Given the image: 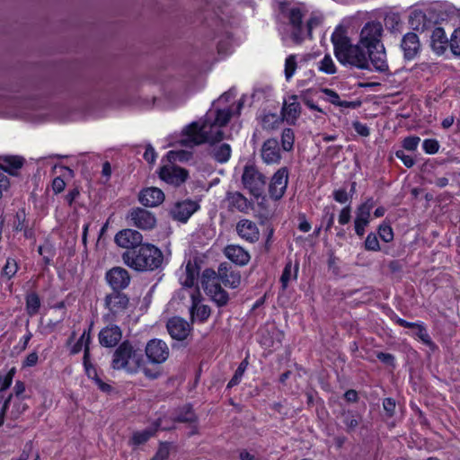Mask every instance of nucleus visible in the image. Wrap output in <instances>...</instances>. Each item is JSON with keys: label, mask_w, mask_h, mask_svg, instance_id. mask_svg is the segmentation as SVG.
I'll return each mask as SVG.
<instances>
[{"label": "nucleus", "mask_w": 460, "mask_h": 460, "mask_svg": "<svg viewBox=\"0 0 460 460\" xmlns=\"http://www.w3.org/2000/svg\"><path fill=\"white\" fill-rule=\"evenodd\" d=\"M233 115L230 108L209 110L200 121L192 122L183 130L181 142L186 146L213 144L224 138L222 128Z\"/></svg>", "instance_id": "f257e3e1"}, {"label": "nucleus", "mask_w": 460, "mask_h": 460, "mask_svg": "<svg viewBox=\"0 0 460 460\" xmlns=\"http://www.w3.org/2000/svg\"><path fill=\"white\" fill-rule=\"evenodd\" d=\"M333 45L334 55L338 61L344 66H349L358 69H369L367 51L358 44H351L349 39L343 31L336 30L331 37Z\"/></svg>", "instance_id": "f03ea898"}, {"label": "nucleus", "mask_w": 460, "mask_h": 460, "mask_svg": "<svg viewBox=\"0 0 460 460\" xmlns=\"http://www.w3.org/2000/svg\"><path fill=\"white\" fill-rule=\"evenodd\" d=\"M122 260L128 267L137 271H147L158 269L163 263L164 255L158 247L146 243L123 252Z\"/></svg>", "instance_id": "7ed1b4c3"}, {"label": "nucleus", "mask_w": 460, "mask_h": 460, "mask_svg": "<svg viewBox=\"0 0 460 460\" xmlns=\"http://www.w3.org/2000/svg\"><path fill=\"white\" fill-rule=\"evenodd\" d=\"M279 17L285 23V33L294 41L299 43L306 38L304 17L307 13L304 4L281 2L279 5Z\"/></svg>", "instance_id": "20e7f679"}, {"label": "nucleus", "mask_w": 460, "mask_h": 460, "mask_svg": "<svg viewBox=\"0 0 460 460\" xmlns=\"http://www.w3.org/2000/svg\"><path fill=\"white\" fill-rule=\"evenodd\" d=\"M143 355L129 341H123L114 351L111 367L116 370H125L128 374L137 373L143 365Z\"/></svg>", "instance_id": "39448f33"}, {"label": "nucleus", "mask_w": 460, "mask_h": 460, "mask_svg": "<svg viewBox=\"0 0 460 460\" xmlns=\"http://www.w3.org/2000/svg\"><path fill=\"white\" fill-rule=\"evenodd\" d=\"M242 181L244 188L255 197L262 194L266 184L265 177L253 165H245Z\"/></svg>", "instance_id": "423d86ee"}, {"label": "nucleus", "mask_w": 460, "mask_h": 460, "mask_svg": "<svg viewBox=\"0 0 460 460\" xmlns=\"http://www.w3.org/2000/svg\"><path fill=\"white\" fill-rule=\"evenodd\" d=\"M129 299L127 295L114 291L105 296L104 305L109 314L104 316L108 321H113L118 315L124 314L128 306Z\"/></svg>", "instance_id": "0eeeda50"}, {"label": "nucleus", "mask_w": 460, "mask_h": 460, "mask_svg": "<svg viewBox=\"0 0 460 460\" xmlns=\"http://www.w3.org/2000/svg\"><path fill=\"white\" fill-rule=\"evenodd\" d=\"M383 27L380 22H367L360 31V38L358 43L362 45L367 50L381 47V36Z\"/></svg>", "instance_id": "6e6552de"}, {"label": "nucleus", "mask_w": 460, "mask_h": 460, "mask_svg": "<svg viewBox=\"0 0 460 460\" xmlns=\"http://www.w3.org/2000/svg\"><path fill=\"white\" fill-rule=\"evenodd\" d=\"M146 356L153 364H163L170 355V349L165 341L160 339L150 340L145 349Z\"/></svg>", "instance_id": "1a4fd4ad"}, {"label": "nucleus", "mask_w": 460, "mask_h": 460, "mask_svg": "<svg viewBox=\"0 0 460 460\" xmlns=\"http://www.w3.org/2000/svg\"><path fill=\"white\" fill-rule=\"evenodd\" d=\"M128 220L130 225L142 230H151L156 225L155 215L141 208H133L128 215Z\"/></svg>", "instance_id": "9d476101"}, {"label": "nucleus", "mask_w": 460, "mask_h": 460, "mask_svg": "<svg viewBox=\"0 0 460 460\" xmlns=\"http://www.w3.org/2000/svg\"><path fill=\"white\" fill-rule=\"evenodd\" d=\"M375 202L372 198L367 199L364 203L359 205L356 210L355 217V232L358 236H363L365 228L369 224L370 213L374 208Z\"/></svg>", "instance_id": "9b49d317"}, {"label": "nucleus", "mask_w": 460, "mask_h": 460, "mask_svg": "<svg viewBox=\"0 0 460 460\" xmlns=\"http://www.w3.org/2000/svg\"><path fill=\"white\" fill-rule=\"evenodd\" d=\"M199 291L191 290L190 296L191 298V306L190 308V319L193 323H205L210 316L211 310L208 305L200 304Z\"/></svg>", "instance_id": "f8f14e48"}, {"label": "nucleus", "mask_w": 460, "mask_h": 460, "mask_svg": "<svg viewBox=\"0 0 460 460\" xmlns=\"http://www.w3.org/2000/svg\"><path fill=\"white\" fill-rule=\"evenodd\" d=\"M188 175L185 169L173 164L164 165L159 172L161 180L174 186L182 184L187 180Z\"/></svg>", "instance_id": "ddd939ff"}, {"label": "nucleus", "mask_w": 460, "mask_h": 460, "mask_svg": "<svg viewBox=\"0 0 460 460\" xmlns=\"http://www.w3.org/2000/svg\"><path fill=\"white\" fill-rule=\"evenodd\" d=\"M115 243L122 248L133 250L142 244L143 235L134 229H123L116 234Z\"/></svg>", "instance_id": "4468645a"}, {"label": "nucleus", "mask_w": 460, "mask_h": 460, "mask_svg": "<svg viewBox=\"0 0 460 460\" xmlns=\"http://www.w3.org/2000/svg\"><path fill=\"white\" fill-rule=\"evenodd\" d=\"M288 182V169L282 167L272 176L270 184V195L274 199H279L284 195Z\"/></svg>", "instance_id": "2eb2a0df"}, {"label": "nucleus", "mask_w": 460, "mask_h": 460, "mask_svg": "<svg viewBox=\"0 0 460 460\" xmlns=\"http://www.w3.org/2000/svg\"><path fill=\"white\" fill-rule=\"evenodd\" d=\"M106 280L114 291H119L129 285L130 277L127 270L114 267L106 273Z\"/></svg>", "instance_id": "dca6fc26"}, {"label": "nucleus", "mask_w": 460, "mask_h": 460, "mask_svg": "<svg viewBox=\"0 0 460 460\" xmlns=\"http://www.w3.org/2000/svg\"><path fill=\"white\" fill-rule=\"evenodd\" d=\"M166 326L171 337L177 341H183L188 337L190 332V323L181 317L169 319Z\"/></svg>", "instance_id": "f3484780"}, {"label": "nucleus", "mask_w": 460, "mask_h": 460, "mask_svg": "<svg viewBox=\"0 0 460 460\" xmlns=\"http://www.w3.org/2000/svg\"><path fill=\"white\" fill-rule=\"evenodd\" d=\"M261 156L267 164H279L281 160V154L278 140L275 138L266 140L261 146Z\"/></svg>", "instance_id": "a211bd4d"}, {"label": "nucleus", "mask_w": 460, "mask_h": 460, "mask_svg": "<svg viewBox=\"0 0 460 460\" xmlns=\"http://www.w3.org/2000/svg\"><path fill=\"white\" fill-rule=\"evenodd\" d=\"M367 51V56L369 62L368 70L372 68L378 72H385L388 70V64L384 45H381V47H376L375 49Z\"/></svg>", "instance_id": "6ab92c4d"}, {"label": "nucleus", "mask_w": 460, "mask_h": 460, "mask_svg": "<svg viewBox=\"0 0 460 460\" xmlns=\"http://www.w3.org/2000/svg\"><path fill=\"white\" fill-rule=\"evenodd\" d=\"M122 338V332L118 325H109L99 332L100 344L106 348L115 347Z\"/></svg>", "instance_id": "aec40b11"}, {"label": "nucleus", "mask_w": 460, "mask_h": 460, "mask_svg": "<svg viewBox=\"0 0 460 460\" xmlns=\"http://www.w3.org/2000/svg\"><path fill=\"white\" fill-rule=\"evenodd\" d=\"M199 206L192 200L178 202L171 210L172 217L178 221L186 222L198 209Z\"/></svg>", "instance_id": "412c9836"}, {"label": "nucleus", "mask_w": 460, "mask_h": 460, "mask_svg": "<svg viewBox=\"0 0 460 460\" xmlns=\"http://www.w3.org/2000/svg\"><path fill=\"white\" fill-rule=\"evenodd\" d=\"M238 235L250 243H255L259 240L260 232L256 224L248 219H242L236 225Z\"/></svg>", "instance_id": "4be33fe9"}, {"label": "nucleus", "mask_w": 460, "mask_h": 460, "mask_svg": "<svg viewBox=\"0 0 460 460\" xmlns=\"http://www.w3.org/2000/svg\"><path fill=\"white\" fill-rule=\"evenodd\" d=\"M225 256L239 266L246 265L251 259L250 253L242 246L237 244H229L224 249Z\"/></svg>", "instance_id": "5701e85b"}, {"label": "nucleus", "mask_w": 460, "mask_h": 460, "mask_svg": "<svg viewBox=\"0 0 460 460\" xmlns=\"http://www.w3.org/2000/svg\"><path fill=\"white\" fill-rule=\"evenodd\" d=\"M301 113V106L296 95L289 96L284 102L282 117L289 124H295Z\"/></svg>", "instance_id": "b1692460"}, {"label": "nucleus", "mask_w": 460, "mask_h": 460, "mask_svg": "<svg viewBox=\"0 0 460 460\" xmlns=\"http://www.w3.org/2000/svg\"><path fill=\"white\" fill-rule=\"evenodd\" d=\"M402 49L403 50L404 58L411 60L414 58L420 51V44L419 37L414 32L406 33L402 40Z\"/></svg>", "instance_id": "393cba45"}, {"label": "nucleus", "mask_w": 460, "mask_h": 460, "mask_svg": "<svg viewBox=\"0 0 460 460\" xmlns=\"http://www.w3.org/2000/svg\"><path fill=\"white\" fill-rule=\"evenodd\" d=\"M164 200V192L155 187L143 190L139 194V201L146 207H156Z\"/></svg>", "instance_id": "a878e982"}, {"label": "nucleus", "mask_w": 460, "mask_h": 460, "mask_svg": "<svg viewBox=\"0 0 460 460\" xmlns=\"http://www.w3.org/2000/svg\"><path fill=\"white\" fill-rule=\"evenodd\" d=\"M206 294L218 305L224 306L227 304L229 296L218 283H209V280L204 283Z\"/></svg>", "instance_id": "bb28decb"}, {"label": "nucleus", "mask_w": 460, "mask_h": 460, "mask_svg": "<svg viewBox=\"0 0 460 460\" xmlns=\"http://www.w3.org/2000/svg\"><path fill=\"white\" fill-rule=\"evenodd\" d=\"M217 279L226 286L236 288L241 283V275L238 271L231 270L226 264H220L217 271Z\"/></svg>", "instance_id": "cd10ccee"}, {"label": "nucleus", "mask_w": 460, "mask_h": 460, "mask_svg": "<svg viewBox=\"0 0 460 460\" xmlns=\"http://www.w3.org/2000/svg\"><path fill=\"white\" fill-rule=\"evenodd\" d=\"M226 202L230 210H237L246 213L251 208V202L240 192H228L226 195Z\"/></svg>", "instance_id": "c85d7f7f"}, {"label": "nucleus", "mask_w": 460, "mask_h": 460, "mask_svg": "<svg viewBox=\"0 0 460 460\" xmlns=\"http://www.w3.org/2000/svg\"><path fill=\"white\" fill-rule=\"evenodd\" d=\"M430 46L438 55H441L446 51L448 46V39L443 28L436 27L432 31Z\"/></svg>", "instance_id": "c756f323"}, {"label": "nucleus", "mask_w": 460, "mask_h": 460, "mask_svg": "<svg viewBox=\"0 0 460 460\" xmlns=\"http://www.w3.org/2000/svg\"><path fill=\"white\" fill-rule=\"evenodd\" d=\"M199 270L195 262L187 261L184 270L179 275L181 284L185 288H192L197 282Z\"/></svg>", "instance_id": "7c9ffc66"}, {"label": "nucleus", "mask_w": 460, "mask_h": 460, "mask_svg": "<svg viewBox=\"0 0 460 460\" xmlns=\"http://www.w3.org/2000/svg\"><path fill=\"white\" fill-rule=\"evenodd\" d=\"M91 342L90 329L84 330L77 342L72 347L71 353L77 354L84 349V358H90L89 344Z\"/></svg>", "instance_id": "2f4dec72"}, {"label": "nucleus", "mask_w": 460, "mask_h": 460, "mask_svg": "<svg viewBox=\"0 0 460 460\" xmlns=\"http://www.w3.org/2000/svg\"><path fill=\"white\" fill-rule=\"evenodd\" d=\"M231 146L229 144H220L213 146L211 150V155L218 163H226L229 160L231 156Z\"/></svg>", "instance_id": "473e14b6"}, {"label": "nucleus", "mask_w": 460, "mask_h": 460, "mask_svg": "<svg viewBox=\"0 0 460 460\" xmlns=\"http://www.w3.org/2000/svg\"><path fill=\"white\" fill-rule=\"evenodd\" d=\"M84 366L87 376L93 379L102 391H109L111 386L103 383L97 375L96 368L91 364L89 358H84Z\"/></svg>", "instance_id": "72a5a7b5"}, {"label": "nucleus", "mask_w": 460, "mask_h": 460, "mask_svg": "<svg viewBox=\"0 0 460 460\" xmlns=\"http://www.w3.org/2000/svg\"><path fill=\"white\" fill-rule=\"evenodd\" d=\"M11 396L12 400L9 402V407L12 406V409L10 411V414L12 418L17 419L28 409V405L24 402L23 398L19 396Z\"/></svg>", "instance_id": "f704fd0d"}, {"label": "nucleus", "mask_w": 460, "mask_h": 460, "mask_svg": "<svg viewBox=\"0 0 460 460\" xmlns=\"http://www.w3.org/2000/svg\"><path fill=\"white\" fill-rule=\"evenodd\" d=\"M298 266L297 264L293 265L291 261H288L283 270L280 278L282 288H287L290 280L296 279L297 277Z\"/></svg>", "instance_id": "c9c22d12"}, {"label": "nucleus", "mask_w": 460, "mask_h": 460, "mask_svg": "<svg viewBox=\"0 0 460 460\" xmlns=\"http://www.w3.org/2000/svg\"><path fill=\"white\" fill-rule=\"evenodd\" d=\"M317 68L320 72L326 75H334L337 72V66L331 57V55H325L318 63Z\"/></svg>", "instance_id": "e433bc0d"}, {"label": "nucleus", "mask_w": 460, "mask_h": 460, "mask_svg": "<svg viewBox=\"0 0 460 460\" xmlns=\"http://www.w3.org/2000/svg\"><path fill=\"white\" fill-rule=\"evenodd\" d=\"M25 300L27 314L30 316L37 314L40 307V296L36 293L31 292L26 296Z\"/></svg>", "instance_id": "4c0bfd02"}, {"label": "nucleus", "mask_w": 460, "mask_h": 460, "mask_svg": "<svg viewBox=\"0 0 460 460\" xmlns=\"http://www.w3.org/2000/svg\"><path fill=\"white\" fill-rule=\"evenodd\" d=\"M4 164L2 165V169L10 174H14V172L22 166L23 159L20 156H6L4 159Z\"/></svg>", "instance_id": "58836bf2"}, {"label": "nucleus", "mask_w": 460, "mask_h": 460, "mask_svg": "<svg viewBox=\"0 0 460 460\" xmlns=\"http://www.w3.org/2000/svg\"><path fill=\"white\" fill-rule=\"evenodd\" d=\"M155 429H154L135 431L131 438L132 444L136 446L144 444L155 434Z\"/></svg>", "instance_id": "ea45409f"}, {"label": "nucleus", "mask_w": 460, "mask_h": 460, "mask_svg": "<svg viewBox=\"0 0 460 460\" xmlns=\"http://www.w3.org/2000/svg\"><path fill=\"white\" fill-rule=\"evenodd\" d=\"M270 337H268L266 333L261 334V343L265 348H274L279 346L283 338V333H268Z\"/></svg>", "instance_id": "a19ab883"}, {"label": "nucleus", "mask_w": 460, "mask_h": 460, "mask_svg": "<svg viewBox=\"0 0 460 460\" xmlns=\"http://www.w3.org/2000/svg\"><path fill=\"white\" fill-rule=\"evenodd\" d=\"M280 124V119L278 115L268 113L261 119V126L266 130H274Z\"/></svg>", "instance_id": "79ce46f5"}, {"label": "nucleus", "mask_w": 460, "mask_h": 460, "mask_svg": "<svg viewBox=\"0 0 460 460\" xmlns=\"http://www.w3.org/2000/svg\"><path fill=\"white\" fill-rule=\"evenodd\" d=\"M295 135L291 128H285L281 135V146L284 151H291L294 146Z\"/></svg>", "instance_id": "37998d69"}, {"label": "nucleus", "mask_w": 460, "mask_h": 460, "mask_svg": "<svg viewBox=\"0 0 460 460\" xmlns=\"http://www.w3.org/2000/svg\"><path fill=\"white\" fill-rule=\"evenodd\" d=\"M342 421L346 426L348 431H352L358 426L359 420L357 414H355L354 412H344L342 414Z\"/></svg>", "instance_id": "c03bdc74"}, {"label": "nucleus", "mask_w": 460, "mask_h": 460, "mask_svg": "<svg viewBox=\"0 0 460 460\" xmlns=\"http://www.w3.org/2000/svg\"><path fill=\"white\" fill-rule=\"evenodd\" d=\"M18 270L17 261L13 258H8L6 260L5 265L3 268L2 274L6 277L8 279H11Z\"/></svg>", "instance_id": "a18cd8bd"}, {"label": "nucleus", "mask_w": 460, "mask_h": 460, "mask_svg": "<svg viewBox=\"0 0 460 460\" xmlns=\"http://www.w3.org/2000/svg\"><path fill=\"white\" fill-rule=\"evenodd\" d=\"M247 366H248V361L246 359H244L243 362H241V364L235 370L234 376L227 384L228 388L237 385L240 383L242 376L247 368Z\"/></svg>", "instance_id": "49530a36"}, {"label": "nucleus", "mask_w": 460, "mask_h": 460, "mask_svg": "<svg viewBox=\"0 0 460 460\" xmlns=\"http://www.w3.org/2000/svg\"><path fill=\"white\" fill-rule=\"evenodd\" d=\"M322 22L323 16L321 14L312 13L310 18L306 21V23L305 24L306 30V37H311L313 29L319 26Z\"/></svg>", "instance_id": "de8ad7c7"}, {"label": "nucleus", "mask_w": 460, "mask_h": 460, "mask_svg": "<svg viewBox=\"0 0 460 460\" xmlns=\"http://www.w3.org/2000/svg\"><path fill=\"white\" fill-rule=\"evenodd\" d=\"M448 46L455 56H460V29H456L448 40Z\"/></svg>", "instance_id": "09e8293b"}, {"label": "nucleus", "mask_w": 460, "mask_h": 460, "mask_svg": "<svg viewBox=\"0 0 460 460\" xmlns=\"http://www.w3.org/2000/svg\"><path fill=\"white\" fill-rule=\"evenodd\" d=\"M323 92L324 95L326 96L327 100L331 103L337 105V106H341V107H349V102L346 101L341 102L339 94L337 93H335L333 90L324 89Z\"/></svg>", "instance_id": "8fccbe9b"}, {"label": "nucleus", "mask_w": 460, "mask_h": 460, "mask_svg": "<svg viewBox=\"0 0 460 460\" xmlns=\"http://www.w3.org/2000/svg\"><path fill=\"white\" fill-rule=\"evenodd\" d=\"M39 253L42 256L45 264H49L54 257L53 246L48 243L39 246Z\"/></svg>", "instance_id": "3c124183"}, {"label": "nucleus", "mask_w": 460, "mask_h": 460, "mask_svg": "<svg viewBox=\"0 0 460 460\" xmlns=\"http://www.w3.org/2000/svg\"><path fill=\"white\" fill-rule=\"evenodd\" d=\"M296 69V58L293 55L288 56L285 61V76L288 81L294 75Z\"/></svg>", "instance_id": "603ef678"}, {"label": "nucleus", "mask_w": 460, "mask_h": 460, "mask_svg": "<svg viewBox=\"0 0 460 460\" xmlns=\"http://www.w3.org/2000/svg\"><path fill=\"white\" fill-rule=\"evenodd\" d=\"M365 248L367 251H374L377 252L380 250L379 242L377 239V236L374 233H370L367 234L366 241H365Z\"/></svg>", "instance_id": "864d4df0"}, {"label": "nucleus", "mask_w": 460, "mask_h": 460, "mask_svg": "<svg viewBox=\"0 0 460 460\" xmlns=\"http://www.w3.org/2000/svg\"><path fill=\"white\" fill-rule=\"evenodd\" d=\"M378 234L380 238L385 243L391 242L394 238L393 229L388 225H381L378 228Z\"/></svg>", "instance_id": "5fc2aeb1"}, {"label": "nucleus", "mask_w": 460, "mask_h": 460, "mask_svg": "<svg viewBox=\"0 0 460 460\" xmlns=\"http://www.w3.org/2000/svg\"><path fill=\"white\" fill-rule=\"evenodd\" d=\"M169 454L170 445L168 443H161L156 454L152 458V460H168Z\"/></svg>", "instance_id": "6e6d98bb"}, {"label": "nucleus", "mask_w": 460, "mask_h": 460, "mask_svg": "<svg viewBox=\"0 0 460 460\" xmlns=\"http://www.w3.org/2000/svg\"><path fill=\"white\" fill-rule=\"evenodd\" d=\"M423 150L427 154H436L438 151L439 145L435 139H425L422 144Z\"/></svg>", "instance_id": "4d7b16f0"}, {"label": "nucleus", "mask_w": 460, "mask_h": 460, "mask_svg": "<svg viewBox=\"0 0 460 460\" xmlns=\"http://www.w3.org/2000/svg\"><path fill=\"white\" fill-rule=\"evenodd\" d=\"M418 329L417 335L420 340L426 345H433L430 336L429 335L426 328L422 323H419L416 327Z\"/></svg>", "instance_id": "13d9d810"}, {"label": "nucleus", "mask_w": 460, "mask_h": 460, "mask_svg": "<svg viewBox=\"0 0 460 460\" xmlns=\"http://www.w3.org/2000/svg\"><path fill=\"white\" fill-rule=\"evenodd\" d=\"M177 420L181 422H193L196 420V415L192 409L187 406L184 408V413H181L177 416Z\"/></svg>", "instance_id": "bf43d9fd"}, {"label": "nucleus", "mask_w": 460, "mask_h": 460, "mask_svg": "<svg viewBox=\"0 0 460 460\" xmlns=\"http://www.w3.org/2000/svg\"><path fill=\"white\" fill-rule=\"evenodd\" d=\"M420 141V138L419 137L411 136L404 138L402 142V146L406 150L409 151H414Z\"/></svg>", "instance_id": "052dcab7"}, {"label": "nucleus", "mask_w": 460, "mask_h": 460, "mask_svg": "<svg viewBox=\"0 0 460 460\" xmlns=\"http://www.w3.org/2000/svg\"><path fill=\"white\" fill-rule=\"evenodd\" d=\"M333 199L341 203L344 204L349 200V194L345 189H339L333 191Z\"/></svg>", "instance_id": "680f3d73"}, {"label": "nucleus", "mask_w": 460, "mask_h": 460, "mask_svg": "<svg viewBox=\"0 0 460 460\" xmlns=\"http://www.w3.org/2000/svg\"><path fill=\"white\" fill-rule=\"evenodd\" d=\"M395 407H396V404H395V401L394 399L385 398L383 401V408L389 417H392L394 414Z\"/></svg>", "instance_id": "e2e57ef3"}, {"label": "nucleus", "mask_w": 460, "mask_h": 460, "mask_svg": "<svg viewBox=\"0 0 460 460\" xmlns=\"http://www.w3.org/2000/svg\"><path fill=\"white\" fill-rule=\"evenodd\" d=\"M395 155L406 167L411 168L414 165V159L411 155H405L402 150L396 151Z\"/></svg>", "instance_id": "0e129e2a"}, {"label": "nucleus", "mask_w": 460, "mask_h": 460, "mask_svg": "<svg viewBox=\"0 0 460 460\" xmlns=\"http://www.w3.org/2000/svg\"><path fill=\"white\" fill-rule=\"evenodd\" d=\"M352 126H353V128L355 129V131L358 135H360L362 137L369 136L370 130H369L368 127L366 124L361 123L359 121H354Z\"/></svg>", "instance_id": "69168bd1"}, {"label": "nucleus", "mask_w": 460, "mask_h": 460, "mask_svg": "<svg viewBox=\"0 0 460 460\" xmlns=\"http://www.w3.org/2000/svg\"><path fill=\"white\" fill-rule=\"evenodd\" d=\"M350 206H346L344 207L341 212H340V215H339V218H338V221L341 225H346L349 222L350 220Z\"/></svg>", "instance_id": "338daca9"}, {"label": "nucleus", "mask_w": 460, "mask_h": 460, "mask_svg": "<svg viewBox=\"0 0 460 460\" xmlns=\"http://www.w3.org/2000/svg\"><path fill=\"white\" fill-rule=\"evenodd\" d=\"M217 278V273L212 270H205L202 274L201 284L204 288V283L209 280V283H217L216 279Z\"/></svg>", "instance_id": "774afa93"}]
</instances>
